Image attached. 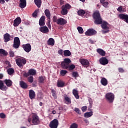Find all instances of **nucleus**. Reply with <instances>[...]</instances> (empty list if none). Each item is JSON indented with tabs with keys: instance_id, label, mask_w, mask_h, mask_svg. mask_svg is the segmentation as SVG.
<instances>
[{
	"instance_id": "obj_41",
	"label": "nucleus",
	"mask_w": 128,
	"mask_h": 128,
	"mask_svg": "<svg viewBox=\"0 0 128 128\" xmlns=\"http://www.w3.org/2000/svg\"><path fill=\"white\" fill-rule=\"evenodd\" d=\"M78 16H83L84 14H86V12H84V10H80L78 12Z\"/></svg>"
},
{
	"instance_id": "obj_45",
	"label": "nucleus",
	"mask_w": 128,
	"mask_h": 128,
	"mask_svg": "<svg viewBox=\"0 0 128 128\" xmlns=\"http://www.w3.org/2000/svg\"><path fill=\"white\" fill-rule=\"evenodd\" d=\"M52 96L54 98H56V90H52Z\"/></svg>"
},
{
	"instance_id": "obj_29",
	"label": "nucleus",
	"mask_w": 128,
	"mask_h": 128,
	"mask_svg": "<svg viewBox=\"0 0 128 128\" xmlns=\"http://www.w3.org/2000/svg\"><path fill=\"white\" fill-rule=\"evenodd\" d=\"M100 82L102 86H106L108 84V80L104 78H102Z\"/></svg>"
},
{
	"instance_id": "obj_59",
	"label": "nucleus",
	"mask_w": 128,
	"mask_h": 128,
	"mask_svg": "<svg viewBox=\"0 0 128 128\" xmlns=\"http://www.w3.org/2000/svg\"><path fill=\"white\" fill-rule=\"evenodd\" d=\"M5 2H6V1H4V0H0V4H4Z\"/></svg>"
},
{
	"instance_id": "obj_33",
	"label": "nucleus",
	"mask_w": 128,
	"mask_h": 128,
	"mask_svg": "<svg viewBox=\"0 0 128 128\" xmlns=\"http://www.w3.org/2000/svg\"><path fill=\"white\" fill-rule=\"evenodd\" d=\"M4 82L7 86H11L12 84V82L10 80H6Z\"/></svg>"
},
{
	"instance_id": "obj_58",
	"label": "nucleus",
	"mask_w": 128,
	"mask_h": 128,
	"mask_svg": "<svg viewBox=\"0 0 128 128\" xmlns=\"http://www.w3.org/2000/svg\"><path fill=\"white\" fill-rule=\"evenodd\" d=\"M84 122H85L86 124H88L89 122H88V120H87V119H86V118L84 119Z\"/></svg>"
},
{
	"instance_id": "obj_8",
	"label": "nucleus",
	"mask_w": 128,
	"mask_h": 128,
	"mask_svg": "<svg viewBox=\"0 0 128 128\" xmlns=\"http://www.w3.org/2000/svg\"><path fill=\"white\" fill-rule=\"evenodd\" d=\"M22 48L26 52H30L32 50V46L30 44L22 45Z\"/></svg>"
},
{
	"instance_id": "obj_9",
	"label": "nucleus",
	"mask_w": 128,
	"mask_h": 128,
	"mask_svg": "<svg viewBox=\"0 0 128 128\" xmlns=\"http://www.w3.org/2000/svg\"><path fill=\"white\" fill-rule=\"evenodd\" d=\"M36 71L34 69H30L28 73L24 74L25 76H36Z\"/></svg>"
},
{
	"instance_id": "obj_37",
	"label": "nucleus",
	"mask_w": 128,
	"mask_h": 128,
	"mask_svg": "<svg viewBox=\"0 0 128 128\" xmlns=\"http://www.w3.org/2000/svg\"><path fill=\"white\" fill-rule=\"evenodd\" d=\"M118 12H126V8H122V6H120L118 9Z\"/></svg>"
},
{
	"instance_id": "obj_32",
	"label": "nucleus",
	"mask_w": 128,
	"mask_h": 128,
	"mask_svg": "<svg viewBox=\"0 0 128 128\" xmlns=\"http://www.w3.org/2000/svg\"><path fill=\"white\" fill-rule=\"evenodd\" d=\"M64 56H70L72 53L70 50H65L64 52Z\"/></svg>"
},
{
	"instance_id": "obj_40",
	"label": "nucleus",
	"mask_w": 128,
	"mask_h": 128,
	"mask_svg": "<svg viewBox=\"0 0 128 128\" xmlns=\"http://www.w3.org/2000/svg\"><path fill=\"white\" fill-rule=\"evenodd\" d=\"M44 80H46V77L41 76L39 77V82L40 84H44Z\"/></svg>"
},
{
	"instance_id": "obj_12",
	"label": "nucleus",
	"mask_w": 128,
	"mask_h": 128,
	"mask_svg": "<svg viewBox=\"0 0 128 128\" xmlns=\"http://www.w3.org/2000/svg\"><path fill=\"white\" fill-rule=\"evenodd\" d=\"M118 17L120 20H124L128 24V15L124 14H120Z\"/></svg>"
},
{
	"instance_id": "obj_54",
	"label": "nucleus",
	"mask_w": 128,
	"mask_h": 128,
	"mask_svg": "<svg viewBox=\"0 0 128 128\" xmlns=\"http://www.w3.org/2000/svg\"><path fill=\"white\" fill-rule=\"evenodd\" d=\"M0 118H6V114L4 113H0Z\"/></svg>"
},
{
	"instance_id": "obj_4",
	"label": "nucleus",
	"mask_w": 128,
	"mask_h": 128,
	"mask_svg": "<svg viewBox=\"0 0 128 128\" xmlns=\"http://www.w3.org/2000/svg\"><path fill=\"white\" fill-rule=\"evenodd\" d=\"M106 98L108 102L112 104L114 100V95L112 92H108L106 94Z\"/></svg>"
},
{
	"instance_id": "obj_15",
	"label": "nucleus",
	"mask_w": 128,
	"mask_h": 128,
	"mask_svg": "<svg viewBox=\"0 0 128 128\" xmlns=\"http://www.w3.org/2000/svg\"><path fill=\"white\" fill-rule=\"evenodd\" d=\"M40 30L41 32H42V34H48L49 32L48 28L46 27V26H43L40 28Z\"/></svg>"
},
{
	"instance_id": "obj_2",
	"label": "nucleus",
	"mask_w": 128,
	"mask_h": 128,
	"mask_svg": "<svg viewBox=\"0 0 128 128\" xmlns=\"http://www.w3.org/2000/svg\"><path fill=\"white\" fill-rule=\"evenodd\" d=\"M32 120L30 118H28V122L30 124L32 122V124L34 126H36L37 124H40V118L36 114H33L32 116Z\"/></svg>"
},
{
	"instance_id": "obj_35",
	"label": "nucleus",
	"mask_w": 128,
	"mask_h": 128,
	"mask_svg": "<svg viewBox=\"0 0 128 128\" xmlns=\"http://www.w3.org/2000/svg\"><path fill=\"white\" fill-rule=\"evenodd\" d=\"M64 98L66 100V104H71L72 101L70 100V98L66 96H64Z\"/></svg>"
},
{
	"instance_id": "obj_14",
	"label": "nucleus",
	"mask_w": 128,
	"mask_h": 128,
	"mask_svg": "<svg viewBox=\"0 0 128 128\" xmlns=\"http://www.w3.org/2000/svg\"><path fill=\"white\" fill-rule=\"evenodd\" d=\"M20 22H22L20 18H17L14 20L13 26H18Z\"/></svg>"
},
{
	"instance_id": "obj_39",
	"label": "nucleus",
	"mask_w": 128,
	"mask_h": 128,
	"mask_svg": "<svg viewBox=\"0 0 128 128\" xmlns=\"http://www.w3.org/2000/svg\"><path fill=\"white\" fill-rule=\"evenodd\" d=\"M68 74V71L66 70H61L60 72V76H64Z\"/></svg>"
},
{
	"instance_id": "obj_3",
	"label": "nucleus",
	"mask_w": 128,
	"mask_h": 128,
	"mask_svg": "<svg viewBox=\"0 0 128 128\" xmlns=\"http://www.w3.org/2000/svg\"><path fill=\"white\" fill-rule=\"evenodd\" d=\"M16 64L20 68H22L26 64V60L24 58H18L16 60Z\"/></svg>"
},
{
	"instance_id": "obj_36",
	"label": "nucleus",
	"mask_w": 128,
	"mask_h": 128,
	"mask_svg": "<svg viewBox=\"0 0 128 128\" xmlns=\"http://www.w3.org/2000/svg\"><path fill=\"white\" fill-rule=\"evenodd\" d=\"M0 56H8V52L3 49H0Z\"/></svg>"
},
{
	"instance_id": "obj_26",
	"label": "nucleus",
	"mask_w": 128,
	"mask_h": 128,
	"mask_svg": "<svg viewBox=\"0 0 128 128\" xmlns=\"http://www.w3.org/2000/svg\"><path fill=\"white\" fill-rule=\"evenodd\" d=\"M44 14L48 20H50V10L46 9L44 11Z\"/></svg>"
},
{
	"instance_id": "obj_49",
	"label": "nucleus",
	"mask_w": 128,
	"mask_h": 128,
	"mask_svg": "<svg viewBox=\"0 0 128 128\" xmlns=\"http://www.w3.org/2000/svg\"><path fill=\"white\" fill-rule=\"evenodd\" d=\"M74 110L78 114H80V110L78 108H75Z\"/></svg>"
},
{
	"instance_id": "obj_10",
	"label": "nucleus",
	"mask_w": 128,
	"mask_h": 128,
	"mask_svg": "<svg viewBox=\"0 0 128 128\" xmlns=\"http://www.w3.org/2000/svg\"><path fill=\"white\" fill-rule=\"evenodd\" d=\"M96 34V31L93 29H89L85 33L86 36H94V34Z\"/></svg>"
},
{
	"instance_id": "obj_52",
	"label": "nucleus",
	"mask_w": 128,
	"mask_h": 128,
	"mask_svg": "<svg viewBox=\"0 0 128 128\" xmlns=\"http://www.w3.org/2000/svg\"><path fill=\"white\" fill-rule=\"evenodd\" d=\"M33 18H36L38 16V11L36 10L32 14Z\"/></svg>"
},
{
	"instance_id": "obj_61",
	"label": "nucleus",
	"mask_w": 128,
	"mask_h": 128,
	"mask_svg": "<svg viewBox=\"0 0 128 128\" xmlns=\"http://www.w3.org/2000/svg\"><path fill=\"white\" fill-rule=\"evenodd\" d=\"M105 1H106V0H100V2L102 4H103V2H104Z\"/></svg>"
},
{
	"instance_id": "obj_28",
	"label": "nucleus",
	"mask_w": 128,
	"mask_h": 128,
	"mask_svg": "<svg viewBox=\"0 0 128 128\" xmlns=\"http://www.w3.org/2000/svg\"><path fill=\"white\" fill-rule=\"evenodd\" d=\"M57 86L58 88H63V86H64V83L62 80H58Z\"/></svg>"
},
{
	"instance_id": "obj_64",
	"label": "nucleus",
	"mask_w": 128,
	"mask_h": 128,
	"mask_svg": "<svg viewBox=\"0 0 128 128\" xmlns=\"http://www.w3.org/2000/svg\"><path fill=\"white\" fill-rule=\"evenodd\" d=\"M4 78V75L2 74H0V79L2 78Z\"/></svg>"
},
{
	"instance_id": "obj_30",
	"label": "nucleus",
	"mask_w": 128,
	"mask_h": 128,
	"mask_svg": "<svg viewBox=\"0 0 128 128\" xmlns=\"http://www.w3.org/2000/svg\"><path fill=\"white\" fill-rule=\"evenodd\" d=\"M7 72L10 76H12L14 72V70L12 68H10L7 70Z\"/></svg>"
},
{
	"instance_id": "obj_43",
	"label": "nucleus",
	"mask_w": 128,
	"mask_h": 128,
	"mask_svg": "<svg viewBox=\"0 0 128 128\" xmlns=\"http://www.w3.org/2000/svg\"><path fill=\"white\" fill-rule=\"evenodd\" d=\"M77 30L79 32V34H83L84 33V29H82V28L79 26L77 28Z\"/></svg>"
},
{
	"instance_id": "obj_25",
	"label": "nucleus",
	"mask_w": 128,
	"mask_h": 128,
	"mask_svg": "<svg viewBox=\"0 0 128 128\" xmlns=\"http://www.w3.org/2000/svg\"><path fill=\"white\" fill-rule=\"evenodd\" d=\"M20 86L22 88H28V84L24 82V81H20Z\"/></svg>"
},
{
	"instance_id": "obj_13",
	"label": "nucleus",
	"mask_w": 128,
	"mask_h": 128,
	"mask_svg": "<svg viewBox=\"0 0 128 128\" xmlns=\"http://www.w3.org/2000/svg\"><path fill=\"white\" fill-rule=\"evenodd\" d=\"M66 24V20L62 18H58L57 20V24L61 26H64Z\"/></svg>"
},
{
	"instance_id": "obj_44",
	"label": "nucleus",
	"mask_w": 128,
	"mask_h": 128,
	"mask_svg": "<svg viewBox=\"0 0 128 128\" xmlns=\"http://www.w3.org/2000/svg\"><path fill=\"white\" fill-rule=\"evenodd\" d=\"M72 76L73 78H78V74L77 72H72Z\"/></svg>"
},
{
	"instance_id": "obj_5",
	"label": "nucleus",
	"mask_w": 128,
	"mask_h": 128,
	"mask_svg": "<svg viewBox=\"0 0 128 128\" xmlns=\"http://www.w3.org/2000/svg\"><path fill=\"white\" fill-rule=\"evenodd\" d=\"M70 4H67L66 5L62 6V10L61 11L62 14L64 16L65 14H68V10H70Z\"/></svg>"
},
{
	"instance_id": "obj_23",
	"label": "nucleus",
	"mask_w": 128,
	"mask_h": 128,
	"mask_svg": "<svg viewBox=\"0 0 128 128\" xmlns=\"http://www.w3.org/2000/svg\"><path fill=\"white\" fill-rule=\"evenodd\" d=\"M72 94L75 96L77 100H78V98H80V96H78V92L76 90L74 89L72 90Z\"/></svg>"
},
{
	"instance_id": "obj_63",
	"label": "nucleus",
	"mask_w": 128,
	"mask_h": 128,
	"mask_svg": "<svg viewBox=\"0 0 128 128\" xmlns=\"http://www.w3.org/2000/svg\"><path fill=\"white\" fill-rule=\"evenodd\" d=\"M52 114H56V110H52Z\"/></svg>"
},
{
	"instance_id": "obj_1",
	"label": "nucleus",
	"mask_w": 128,
	"mask_h": 128,
	"mask_svg": "<svg viewBox=\"0 0 128 128\" xmlns=\"http://www.w3.org/2000/svg\"><path fill=\"white\" fill-rule=\"evenodd\" d=\"M93 18L94 20V24H101L103 30H102V34H106V32H108V24L106 22L102 21V19L100 14L98 11L94 12L93 15Z\"/></svg>"
},
{
	"instance_id": "obj_27",
	"label": "nucleus",
	"mask_w": 128,
	"mask_h": 128,
	"mask_svg": "<svg viewBox=\"0 0 128 128\" xmlns=\"http://www.w3.org/2000/svg\"><path fill=\"white\" fill-rule=\"evenodd\" d=\"M69 65L70 64H68V63L63 62H62L61 66H62V68H64V70H68Z\"/></svg>"
},
{
	"instance_id": "obj_51",
	"label": "nucleus",
	"mask_w": 128,
	"mask_h": 128,
	"mask_svg": "<svg viewBox=\"0 0 128 128\" xmlns=\"http://www.w3.org/2000/svg\"><path fill=\"white\" fill-rule=\"evenodd\" d=\"M9 54L11 58H14V52L12 50L10 51Z\"/></svg>"
},
{
	"instance_id": "obj_50",
	"label": "nucleus",
	"mask_w": 128,
	"mask_h": 128,
	"mask_svg": "<svg viewBox=\"0 0 128 128\" xmlns=\"http://www.w3.org/2000/svg\"><path fill=\"white\" fill-rule=\"evenodd\" d=\"M46 24L48 28H50V30H51L52 28V26L50 25V19H48V22L46 23Z\"/></svg>"
},
{
	"instance_id": "obj_31",
	"label": "nucleus",
	"mask_w": 128,
	"mask_h": 128,
	"mask_svg": "<svg viewBox=\"0 0 128 128\" xmlns=\"http://www.w3.org/2000/svg\"><path fill=\"white\" fill-rule=\"evenodd\" d=\"M34 2L38 8H40L42 6V0H34Z\"/></svg>"
},
{
	"instance_id": "obj_56",
	"label": "nucleus",
	"mask_w": 128,
	"mask_h": 128,
	"mask_svg": "<svg viewBox=\"0 0 128 128\" xmlns=\"http://www.w3.org/2000/svg\"><path fill=\"white\" fill-rule=\"evenodd\" d=\"M118 72H124V68H118Z\"/></svg>"
},
{
	"instance_id": "obj_16",
	"label": "nucleus",
	"mask_w": 128,
	"mask_h": 128,
	"mask_svg": "<svg viewBox=\"0 0 128 128\" xmlns=\"http://www.w3.org/2000/svg\"><path fill=\"white\" fill-rule=\"evenodd\" d=\"M4 42H8L10 40V35L8 33H6L4 35Z\"/></svg>"
},
{
	"instance_id": "obj_46",
	"label": "nucleus",
	"mask_w": 128,
	"mask_h": 128,
	"mask_svg": "<svg viewBox=\"0 0 128 128\" xmlns=\"http://www.w3.org/2000/svg\"><path fill=\"white\" fill-rule=\"evenodd\" d=\"M28 82L32 84L34 82V77H32V76H30L28 78Z\"/></svg>"
},
{
	"instance_id": "obj_55",
	"label": "nucleus",
	"mask_w": 128,
	"mask_h": 128,
	"mask_svg": "<svg viewBox=\"0 0 128 128\" xmlns=\"http://www.w3.org/2000/svg\"><path fill=\"white\" fill-rule=\"evenodd\" d=\"M53 22H56L57 23V22H58V18H56V16H54L53 17Z\"/></svg>"
},
{
	"instance_id": "obj_11",
	"label": "nucleus",
	"mask_w": 128,
	"mask_h": 128,
	"mask_svg": "<svg viewBox=\"0 0 128 128\" xmlns=\"http://www.w3.org/2000/svg\"><path fill=\"white\" fill-rule=\"evenodd\" d=\"M99 62L100 64H102V66H106V64H108V60L104 57H102L100 58Z\"/></svg>"
},
{
	"instance_id": "obj_60",
	"label": "nucleus",
	"mask_w": 128,
	"mask_h": 128,
	"mask_svg": "<svg viewBox=\"0 0 128 128\" xmlns=\"http://www.w3.org/2000/svg\"><path fill=\"white\" fill-rule=\"evenodd\" d=\"M6 64H8V66H9L10 68V66H12V65L10 64V63L8 62H6Z\"/></svg>"
},
{
	"instance_id": "obj_38",
	"label": "nucleus",
	"mask_w": 128,
	"mask_h": 128,
	"mask_svg": "<svg viewBox=\"0 0 128 128\" xmlns=\"http://www.w3.org/2000/svg\"><path fill=\"white\" fill-rule=\"evenodd\" d=\"M76 68V66H74V64H71V65H68V68L67 70H74V68Z\"/></svg>"
},
{
	"instance_id": "obj_6",
	"label": "nucleus",
	"mask_w": 128,
	"mask_h": 128,
	"mask_svg": "<svg viewBox=\"0 0 128 128\" xmlns=\"http://www.w3.org/2000/svg\"><path fill=\"white\" fill-rule=\"evenodd\" d=\"M49 126L50 128H58V120L57 119H54L50 122Z\"/></svg>"
},
{
	"instance_id": "obj_22",
	"label": "nucleus",
	"mask_w": 128,
	"mask_h": 128,
	"mask_svg": "<svg viewBox=\"0 0 128 128\" xmlns=\"http://www.w3.org/2000/svg\"><path fill=\"white\" fill-rule=\"evenodd\" d=\"M96 52L102 56H106V52L102 49L98 48L96 50Z\"/></svg>"
},
{
	"instance_id": "obj_53",
	"label": "nucleus",
	"mask_w": 128,
	"mask_h": 128,
	"mask_svg": "<svg viewBox=\"0 0 128 128\" xmlns=\"http://www.w3.org/2000/svg\"><path fill=\"white\" fill-rule=\"evenodd\" d=\"M86 110H88V106H84L82 108V110L84 112H86Z\"/></svg>"
},
{
	"instance_id": "obj_18",
	"label": "nucleus",
	"mask_w": 128,
	"mask_h": 128,
	"mask_svg": "<svg viewBox=\"0 0 128 128\" xmlns=\"http://www.w3.org/2000/svg\"><path fill=\"white\" fill-rule=\"evenodd\" d=\"M80 62L82 64V66H88V64H90L88 60L86 59H80Z\"/></svg>"
},
{
	"instance_id": "obj_57",
	"label": "nucleus",
	"mask_w": 128,
	"mask_h": 128,
	"mask_svg": "<svg viewBox=\"0 0 128 128\" xmlns=\"http://www.w3.org/2000/svg\"><path fill=\"white\" fill-rule=\"evenodd\" d=\"M64 50H60L58 51V54H60L62 56V52H63Z\"/></svg>"
},
{
	"instance_id": "obj_47",
	"label": "nucleus",
	"mask_w": 128,
	"mask_h": 128,
	"mask_svg": "<svg viewBox=\"0 0 128 128\" xmlns=\"http://www.w3.org/2000/svg\"><path fill=\"white\" fill-rule=\"evenodd\" d=\"M78 124L73 123L72 124H71L70 128H78Z\"/></svg>"
},
{
	"instance_id": "obj_19",
	"label": "nucleus",
	"mask_w": 128,
	"mask_h": 128,
	"mask_svg": "<svg viewBox=\"0 0 128 128\" xmlns=\"http://www.w3.org/2000/svg\"><path fill=\"white\" fill-rule=\"evenodd\" d=\"M44 20H46V16H42L39 20V24L40 26H44L46 23H44Z\"/></svg>"
},
{
	"instance_id": "obj_48",
	"label": "nucleus",
	"mask_w": 128,
	"mask_h": 128,
	"mask_svg": "<svg viewBox=\"0 0 128 128\" xmlns=\"http://www.w3.org/2000/svg\"><path fill=\"white\" fill-rule=\"evenodd\" d=\"M102 5L104 7V8H108V2H105L103 3H102Z\"/></svg>"
},
{
	"instance_id": "obj_7",
	"label": "nucleus",
	"mask_w": 128,
	"mask_h": 128,
	"mask_svg": "<svg viewBox=\"0 0 128 128\" xmlns=\"http://www.w3.org/2000/svg\"><path fill=\"white\" fill-rule=\"evenodd\" d=\"M20 44V38L18 37H16L14 40L13 48H18Z\"/></svg>"
},
{
	"instance_id": "obj_24",
	"label": "nucleus",
	"mask_w": 128,
	"mask_h": 128,
	"mask_svg": "<svg viewBox=\"0 0 128 128\" xmlns=\"http://www.w3.org/2000/svg\"><path fill=\"white\" fill-rule=\"evenodd\" d=\"M48 46H54V40L52 38H50L48 40Z\"/></svg>"
},
{
	"instance_id": "obj_62",
	"label": "nucleus",
	"mask_w": 128,
	"mask_h": 128,
	"mask_svg": "<svg viewBox=\"0 0 128 128\" xmlns=\"http://www.w3.org/2000/svg\"><path fill=\"white\" fill-rule=\"evenodd\" d=\"M89 42L90 44H94V41L92 39H90Z\"/></svg>"
},
{
	"instance_id": "obj_20",
	"label": "nucleus",
	"mask_w": 128,
	"mask_h": 128,
	"mask_svg": "<svg viewBox=\"0 0 128 128\" xmlns=\"http://www.w3.org/2000/svg\"><path fill=\"white\" fill-rule=\"evenodd\" d=\"M20 2L19 4V6L21 8H24L25 6H26V0H20Z\"/></svg>"
},
{
	"instance_id": "obj_21",
	"label": "nucleus",
	"mask_w": 128,
	"mask_h": 128,
	"mask_svg": "<svg viewBox=\"0 0 128 128\" xmlns=\"http://www.w3.org/2000/svg\"><path fill=\"white\" fill-rule=\"evenodd\" d=\"M0 90H8V87L4 85V82L2 80H0Z\"/></svg>"
},
{
	"instance_id": "obj_17",
	"label": "nucleus",
	"mask_w": 128,
	"mask_h": 128,
	"mask_svg": "<svg viewBox=\"0 0 128 128\" xmlns=\"http://www.w3.org/2000/svg\"><path fill=\"white\" fill-rule=\"evenodd\" d=\"M29 98L30 100H34L36 98V92L34 90H29Z\"/></svg>"
},
{
	"instance_id": "obj_42",
	"label": "nucleus",
	"mask_w": 128,
	"mask_h": 128,
	"mask_svg": "<svg viewBox=\"0 0 128 128\" xmlns=\"http://www.w3.org/2000/svg\"><path fill=\"white\" fill-rule=\"evenodd\" d=\"M65 63L70 64V62H72V61L70 60V59L68 58H66L65 59H64V61Z\"/></svg>"
},
{
	"instance_id": "obj_34",
	"label": "nucleus",
	"mask_w": 128,
	"mask_h": 128,
	"mask_svg": "<svg viewBox=\"0 0 128 128\" xmlns=\"http://www.w3.org/2000/svg\"><path fill=\"white\" fill-rule=\"evenodd\" d=\"M93 114L92 112H87L84 114V116L85 118H90Z\"/></svg>"
}]
</instances>
